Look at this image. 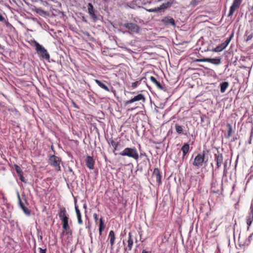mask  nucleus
Here are the masks:
<instances>
[{
	"instance_id": "1",
	"label": "nucleus",
	"mask_w": 253,
	"mask_h": 253,
	"mask_svg": "<svg viewBox=\"0 0 253 253\" xmlns=\"http://www.w3.org/2000/svg\"><path fill=\"white\" fill-rule=\"evenodd\" d=\"M205 155L204 151L198 154L195 157L192 165L197 169L202 167L203 165H207L208 162V158L206 157Z\"/></svg>"
},
{
	"instance_id": "2",
	"label": "nucleus",
	"mask_w": 253,
	"mask_h": 253,
	"mask_svg": "<svg viewBox=\"0 0 253 253\" xmlns=\"http://www.w3.org/2000/svg\"><path fill=\"white\" fill-rule=\"evenodd\" d=\"M119 155L122 156H127L134 159L136 161H138L139 156L138 153L135 147H127L125 148Z\"/></svg>"
},
{
	"instance_id": "3",
	"label": "nucleus",
	"mask_w": 253,
	"mask_h": 253,
	"mask_svg": "<svg viewBox=\"0 0 253 253\" xmlns=\"http://www.w3.org/2000/svg\"><path fill=\"white\" fill-rule=\"evenodd\" d=\"M35 44L36 51L38 54L41 56L42 58L48 60L50 58V56L46 49L36 41H35Z\"/></svg>"
},
{
	"instance_id": "4",
	"label": "nucleus",
	"mask_w": 253,
	"mask_h": 253,
	"mask_svg": "<svg viewBox=\"0 0 253 253\" xmlns=\"http://www.w3.org/2000/svg\"><path fill=\"white\" fill-rule=\"evenodd\" d=\"M61 159L60 157L55 155L51 156L49 158V164L53 167L56 171H60L61 167L60 166Z\"/></svg>"
},
{
	"instance_id": "5",
	"label": "nucleus",
	"mask_w": 253,
	"mask_h": 253,
	"mask_svg": "<svg viewBox=\"0 0 253 253\" xmlns=\"http://www.w3.org/2000/svg\"><path fill=\"white\" fill-rule=\"evenodd\" d=\"M214 160L216 162V167L214 169H212L213 175L216 174L219 168L223 163V156L222 154L217 153L214 155Z\"/></svg>"
},
{
	"instance_id": "6",
	"label": "nucleus",
	"mask_w": 253,
	"mask_h": 253,
	"mask_svg": "<svg viewBox=\"0 0 253 253\" xmlns=\"http://www.w3.org/2000/svg\"><path fill=\"white\" fill-rule=\"evenodd\" d=\"M243 0H233V3L230 7L228 17H231L233 14L234 12L239 8Z\"/></svg>"
},
{
	"instance_id": "7",
	"label": "nucleus",
	"mask_w": 253,
	"mask_h": 253,
	"mask_svg": "<svg viewBox=\"0 0 253 253\" xmlns=\"http://www.w3.org/2000/svg\"><path fill=\"white\" fill-rule=\"evenodd\" d=\"M122 26L134 33H138L140 31V27L134 23H126L123 24Z\"/></svg>"
},
{
	"instance_id": "8",
	"label": "nucleus",
	"mask_w": 253,
	"mask_h": 253,
	"mask_svg": "<svg viewBox=\"0 0 253 253\" xmlns=\"http://www.w3.org/2000/svg\"><path fill=\"white\" fill-rule=\"evenodd\" d=\"M140 100H142L143 102H144L145 100V97L144 95L142 94H138L137 95L135 96L134 97L132 98L129 100H127L125 102V106H127L128 104L133 103L135 102L139 101Z\"/></svg>"
},
{
	"instance_id": "9",
	"label": "nucleus",
	"mask_w": 253,
	"mask_h": 253,
	"mask_svg": "<svg viewBox=\"0 0 253 253\" xmlns=\"http://www.w3.org/2000/svg\"><path fill=\"white\" fill-rule=\"evenodd\" d=\"M231 37L230 38L227 39L224 42H223L220 45L217 46L215 48L212 49L211 50V51H213V52H220V51H222L223 49H224L227 46V45L229 43V42L231 41Z\"/></svg>"
},
{
	"instance_id": "10",
	"label": "nucleus",
	"mask_w": 253,
	"mask_h": 253,
	"mask_svg": "<svg viewBox=\"0 0 253 253\" xmlns=\"http://www.w3.org/2000/svg\"><path fill=\"white\" fill-rule=\"evenodd\" d=\"M88 6V13L90 15V17L92 19L94 22H96L98 20V18L95 13V10L93 6V5L91 3H88L87 4Z\"/></svg>"
},
{
	"instance_id": "11",
	"label": "nucleus",
	"mask_w": 253,
	"mask_h": 253,
	"mask_svg": "<svg viewBox=\"0 0 253 253\" xmlns=\"http://www.w3.org/2000/svg\"><path fill=\"white\" fill-rule=\"evenodd\" d=\"M200 61L209 62L214 65H219L221 63V58L219 57L215 58H206L200 60Z\"/></svg>"
},
{
	"instance_id": "12",
	"label": "nucleus",
	"mask_w": 253,
	"mask_h": 253,
	"mask_svg": "<svg viewBox=\"0 0 253 253\" xmlns=\"http://www.w3.org/2000/svg\"><path fill=\"white\" fill-rule=\"evenodd\" d=\"M127 246L124 248L126 252H129L131 250L133 244V241L132 238L131 233L129 232L128 234V240L127 241Z\"/></svg>"
},
{
	"instance_id": "13",
	"label": "nucleus",
	"mask_w": 253,
	"mask_h": 253,
	"mask_svg": "<svg viewBox=\"0 0 253 253\" xmlns=\"http://www.w3.org/2000/svg\"><path fill=\"white\" fill-rule=\"evenodd\" d=\"M174 0H166L165 2L162 3L160 6H159V9L161 10H165L166 9H168L171 6V5L174 3Z\"/></svg>"
},
{
	"instance_id": "14",
	"label": "nucleus",
	"mask_w": 253,
	"mask_h": 253,
	"mask_svg": "<svg viewBox=\"0 0 253 253\" xmlns=\"http://www.w3.org/2000/svg\"><path fill=\"white\" fill-rule=\"evenodd\" d=\"M190 149L189 144L188 143H184L181 148V151L182 152V156L180 161L183 162L185 159V157L186 154L188 153Z\"/></svg>"
},
{
	"instance_id": "15",
	"label": "nucleus",
	"mask_w": 253,
	"mask_h": 253,
	"mask_svg": "<svg viewBox=\"0 0 253 253\" xmlns=\"http://www.w3.org/2000/svg\"><path fill=\"white\" fill-rule=\"evenodd\" d=\"M85 161L86 167L88 169H94V160L92 157L87 156L85 160Z\"/></svg>"
},
{
	"instance_id": "16",
	"label": "nucleus",
	"mask_w": 253,
	"mask_h": 253,
	"mask_svg": "<svg viewBox=\"0 0 253 253\" xmlns=\"http://www.w3.org/2000/svg\"><path fill=\"white\" fill-rule=\"evenodd\" d=\"M153 177L156 179V181L160 184L161 183V175L159 169L155 168L153 172Z\"/></svg>"
},
{
	"instance_id": "17",
	"label": "nucleus",
	"mask_w": 253,
	"mask_h": 253,
	"mask_svg": "<svg viewBox=\"0 0 253 253\" xmlns=\"http://www.w3.org/2000/svg\"><path fill=\"white\" fill-rule=\"evenodd\" d=\"M150 80L158 89L160 90H165L164 87L156 80L155 77L152 76L150 78Z\"/></svg>"
},
{
	"instance_id": "18",
	"label": "nucleus",
	"mask_w": 253,
	"mask_h": 253,
	"mask_svg": "<svg viewBox=\"0 0 253 253\" xmlns=\"http://www.w3.org/2000/svg\"><path fill=\"white\" fill-rule=\"evenodd\" d=\"M75 203H76V201H75ZM75 209L78 218V222L79 224H82L83 222L82 219L81 213L78 206L76 205V204H75Z\"/></svg>"
},
{
	"instance_id": "19",
	"label": "nucleus",
	"mask_w": 253,
	"mask_h": 253,
	"mask_svg": "<svg viewBox=\"0 0 253 253\" xmlns=\"http://www.w3.org/2000/svg\"><path fill=\"white\" fill-rule=\"evenodd\" d=\"M162 21L166 24H170L172 26H175V21L173 18L167 17L163 19Z\"/></svg>"
},
{
	"instance_id": "20",
	"label": "nucleus",
	"mask_w": 253,
	"mask_h": 253,
	"mask_svg": "<svg viewBox=\"0 0 253 253\" xmlns=\"http://www.w3.org/2000/svg\"><path fill=\"white\" fill-rule=\"evenodd\" d=\"M94 81L98 85V86L99 87H100L101 88H102L108 92L110 91V89L108 87V86L106 84H105L104 83H103L102 82L100 81L99 80H95Z\"/></svg>"
},
{
	"instance_id": "21",
	"label": "nucleus",
	"mask_w": 253,
	"mask_h": 253,
	"mask_svg": "<svg viewBox=\"0 0 253 253\" xmlns=\"http://www.w3.org/2000/svg\"><path fill=\"white\" fill-rule=\"evenodd\" d=\"M109 238L111 246H113L115 241V234L113 230H111L109 234Z\"/></svg>"
},
{
	"instance_id": "22",
	"label": "nucleus",
	"mask_w": 253,
	"mask_h": 253,
	"mask_svg": "<svg viewBox=\"0 0 253 253\" xmlns=\"http://www.w3.org/2000/svg\"><path fill=\"white\" fill-rule=\"evenodd\" d=\"M60 219L67 216V212L66 209L64 207H62L60 209V211L58 213Z\"/></svg>"
},
{
	"instance_id": "23",
	"label": "nucleus",
	"mask_w": 253,
	"mask_h": 253,
	"mask_svg": "<svg viewBox=\"0 0 253 253\" xmlns=\"http://www.w3.org/2000/svg\"><path fill=\"white\" fill-rule=\"evenodd\" d=\"M253 220V213L251 212L246 217V222L248 226H250Z\"/></svg>"
},
{
	"instance_id": "24",
	"label": "nucleus",
	"mask_w": 253,
	"mask_h": 253,
	"mask_svg": "<svg viewBox=\"0 0 253 253\" xmlns=\"http://www.w3.org/2000/svg\"><path fill=\"white\" fill-rule=\"evenodd\" d=\"M229 85V83L227 82H222L220 84V91L224 93Z\"/></svg>"
},
{
	"instance_id": "25",
	"label": "nucleus",
	"mask_w": 253,
	"mask_h": 253,
	"mask_svg": "<svg viewBox=\"0 0 253 253\" xmlns=\"http://www.w3.org/2000/svg\"><path fill=\"white\" fill-rule=\"evenodd\" d=\"M63 228L64 230V231L63 232V234H64L66 232V234H68L69 233L70 231V228L68 224V222L63 223Z\"/></svg>"
},
{
	"instance_id": "26",
	"label": "nucleus",
	"mask_w": 253,
	"mask_h": 253,
	"mask_svg": "<svg viewBox=\"0 0 253 253\" xmlns=\"http://www.w3.org/2000/svg\"><path fill=\"white\" fill-rule=\"evenodd\" d=\"M253 235H250L247 239H246L243 243L241 242L240 245L243 246H248L250 244L251 240L252 238Z\"/></svg>"
},
{
	"instance_id": "27",
	"label": "nucleus",
	"mask_w": 253,
	"mask_h": 253,
	"mask_svg": "<svg viewBox=\"0 0 253 253\" xmlns=\"http://www.w3.org/2000/svg\"><path fill=\"white\" fill-rule=\"evenodd\" d=\"M214 175H213V171L212 172V180L211 182V186L212 188H216L217 186L216 179L214 178Z\"/></svg>"
},
{
	"instance_id": "28",
	"label": "nucleus",
	"mask_w": 253,
	"mask_h": 253,
	"mask_svg": "<svg viewBox=\"0 0 253 253\" xmlns=\"http://www.w3.org/2000/svg\"><path fill=\"white\" fill-rule=\"evenodd\" d=\"M175 128L176 131L178 134H180L182 133V132L183 130V128L182 126H181L176 124L175 125Z\"/></svg>"
},
{
	"instance_id": "29",
	"label": "nucleus",
	"mask_w": 253,
	"mask_h": 253,
	"mask_svg": "<svg viewBox=\"0 0 253 253\" xmlns=\"http://www.w3.org/2000/svg\"><path fill=\"white\" fill-rule=\"evenodd\" d=\"M13 167L18 175H21V174H23L22 170L19 166L16 164H14Z\"/></svg>"
},
{
	"instance_id": "30",
	"label": "nucleus",
	"mask_w": 253,
	"mask_h": 253,
	"mask_svg": "<svg viewBox=\"0 0 253 253\" xmlns=\"http://www.w3.org/2000/svg\"><path fill=\"white\" fill-rule=\"evenodd\" d=\"M21 208L26 215H29L31 214V211L25 207L24 205H21Z\"/></svg>"
},
{
	"instance_id": "31",
	"label": "nucleus",
	"mask_w": 253,
	"mask_h": 253,
	"mask_svg": "<svg viewBox=\"0 0 253 253\" xmlns=\"http://www.w3.org/2000/svg\"><path fill=\"white\" fill-rule=\"evenodd\" d=\"M227 127L228 128V134L226 136V137L227 138H229L231 136V134H232V126L228 124L227 125Z\"/></svg>"
},
{
	"instance_id": "32",
	"label": "nucleus",
	"mask_w": 253,
	"mask_h": 253,
	"mask_svg": "<svg viewBox=\"0 0 253 253\" xmlns=\"http://www.w3.org/2000/svg\"><path fill=\"white\" fill-rule=\"evenodd\" d=\"M227 162H225L224 163V169H223V176H226L227 174Z\"/></svg>"
},
{
	"instance_id": "33",
	"label": "nucleus",
	"mask_w": 253,
	"mask_h": 253,
	"mask_svg": "<svg viewBox=\"0 0 253 253\" xmlns=\"http://www.w3.org/2000/svg\"><path fill=\"white\" fill-rule=\"evenodd\" d=\"M111 144L112 146L114 147V150H117V148L119 143V142H116L115 141L112 140L111 141Z\"/></svg>"
},
{
	"instance_id": "34",
	"label": "nucleus",
	"mask_w": 253,
	"mask_h": 253,
	"mask_svg": "<svg viewBox=\"0 0 253 253\" xmlns=\"http://www.w3.org/2000/svg\"><path fill=\"white\" fill-rule=\"evenodd\" d=\"M147 10L150 12H157L161 11V10L159 9V7H155L154 8H150L147 9Z\"/></svg>"
},
{
	"instance_id": "35",
	"label": "nucleus",
	"mask_w": 253,
	"mask_h": 253,
	"mask_svg": "<svg viewBox=\"0 0 253 253\" xmlns=\"http://www.w3.org/2000/svg\"><path fill=\"white\" fill-rule=\"evenodd\" d=\"M139 84V82L138 81L132 83L131 84V88L132 89L135 88Z\"/></svg>"
},
{
	"instance_id": "36",
	"label": "nucleus",
	"mask_w": 253,
	"mask_h": 253,
	"mask_svg": "<svg viewBox=\"0 0 253 253\" xmlns=\"http://www.w3.org/2000/svg\"><path fill=\"white\" fill-rule=\"evenodd\" d=\"M99 227H105V225L104 224L103 218H102V217L101 218H100V219H99Z\"/></svg>"
},
{
	"instance_id": "37",
	"label": "nucleus",
	"mask_w": 253,
	"mask_h": 253,
	"mask_svg": "<svg viewBox=\"0 0 253 253\" xmlns=\"http://www.w3.org/2000/svg\"><path fill=\"white\" fill-rule=\"evenodd\" d=\"M60 219L62 221L63 223H66V222L67 223V222H68L69 218L67 216L66 217H64L61 218Z\"/></svg>"
},
{
	"instance_id": "38",
	"label": "nucleus",
	"mask_w": 253,
	"mask_h": 253,
	"mask_svg": "<svg viewBox=\"0 0 253 253\" xmlns=\"http://www.w3.org/2000/svg\"><path fill=\"white\" fill-rule=\"evenodd\" d=\"M23 174H21V175H18L20 177V179L21 181H22L24 183H26V180L25 179V177L23 175Z\"/></svg>"
},
{
	"instance_id": "39",
	"label": "nucleus",
	"mask_w": 253,
	"mask_h": 253,
	"mask_svg": "<svg viewBox=\"0 0 253 253\" xmlns=\"http://www.w3.org/2000/svg\"><path fill=\"white\" fill-rule=\"evenodd\" d=\"M0 21L4 22L6 23L9 24V23L5 20L4 17L1 15H0Z\"/></svg>"
},
{
	"instance_id": "40",
	"label": "nucleus",
	"mask_w": 253,
	"mask_h": 253,
	"mask_svg": "<svg viewBox=\"0 0 253 253\" xmlns=\"http://www.w3.org/2000/svg\"><path fill=\"white\" fill-rule=\"evenodd\" d=\"M253 38V33L248 36L246 41L248 42V41L251 40Z\"/></svg>"
},
{
	"instance_id": "41",
	"label": "nucleus",
	"mask_w": 253,
	"mask_h": 253,
	"mask_svg": "<svg viewBox=\"0 0 253 253\" xmlns=\"http://www.w3.org/2000/svg\"><path fill=\"white\" fill-rule=\"evenodd\" d=\"M105 227H99V235H101L102 234V231L104 230Z\"/></svg>"
},
{
	"instance_id": "42",
	"label": "nucleus",
	"mask_w": 253,
	"mask_h": 253,
	"mask_svg": "<svg viewBox=\"0 0 253 253\" xmlns=\"http://www.w3.org/2000/svg\"><path fill=\"white\" fill-rule=\"evenodd\" d=\"M93 218L95 222H97L98 220V216L96 213H94L93 215Z\"/></svg>"
},
{
	"instance_id": "43",
	"label": "nucleus",
	"mask_w": 253,
	"mask_h": 253,
	"mask_svg": "<svg viewBox=\"0 0 253 253\" xmlns=\"http://www.w3.org/2000/svg\"><path fill=\"white\" fill-rule=\"evenodd\" d=\"M39 249L40 250V253H46V249H42L41 248H40Z\"/></svg>"
},
{
	"instance_id": "44",
	"label": "nucleus",
	"mask_w": 253,
	"mask_h": 253,
	"mask_svg": "<svg viewBox=\"0 0 253 253\" xmlns=\"http://www.w3.org/2000/svg\"><path fill=\"white\" fill-rule=\"evenodd\" d=\"M18 198L19 205L20 206V207H21V205H23V204L22 203V201H21L20 197V195L18 193Z\"/></svg>"
},
{
	"instance_id": "45",
	"label": "nucleus",
	"mask_w": 253,
	"mask_h": 253,
	"mask_svg": "<svg viewBox=\"0 0 253 253\" xmlns=\"http://www.w3.org/2000/svg\"><path fill=\"white\" fill-rule=\"evenodd\" d=\"M143 156L146 157L147 158L148 161H149V159L147 157V156L146 155V154L145 153H140V157L141 158H142Z\"/></svg>"
},
{
	"instance_id": "46",
	"label": "nucleus",
	"mask_w": 253,
	"mask_h": 253,
	"mask_svg": "<svg viewBox=\"0 0 253 253\" xmlns=\"http://www.w3.org/2000/svg\"><path fill=\"white\" fill-rule=\"evenodd\" d=\"M68 171L71 173H72L73 174H74L73 169H72V168H71L70 167L68 168Z\"/></svg>"
},
{
	"instance_id": "47",
	"label": "nucleus",
	"mask_w": 253,
	"mask_h": 253,
	"mask_svg": "<svg viewBox=\"0 0 253 253\" xmlns=\"http://www.w3.org/2000/svg\"><path fill=\"white\" fill-rule=\"evenodd\" d=\"M177 151L178 152V156H180L181 155V151L180 150H179L178 149H177Z\"/></svg>"
},
{
	"instance_id": "48",
	"label": "nucleus",
	"mask_w": 253,
	"mask_h": 253,
	"mask_svg": "<svg viewBox=\"0 0 253 253\" xmlns=\"http://www.w3.org/2000/svg\"><path fill=\"white\" fill-rule=\"evenodd\" d=\"M142 253H151V252H147L143 250L142 252Z\"/></svg>"
},
{
	"instance_id": "49",
	"label": "nucleus",
	"mask_w": 253,
	"mask_h": 253,
	"mask_svg": "<svg viewBox=\"0 0 253 253\" xmlns=\"http://www.w3.org/2000/svg\"><path fill=\"white\" fill-rule=\"evenodd\" d=\"M83 207H84V209H86V208H87V205H86V204H84V206H83Z\"/></svg>"
},
{
	"instance_id": "50",
	"label": "nucleus",
	"mask_w": 253,
	"mask_h": 253,
	"mask_svg": "<svg viewBox=\"0 0 253 253\" xmlns=\"http://www.w3.org/2000/svg\"><path fill=\"white\" fill-rule=\"evenodd\" d=\"M126 92L127 93H129V94H133V93H134V92H131V91H127Z\"/></svg>"
},
{
	"instance_id": "51",
	"label": "nucleus",
	"mask_w": 253,
	"mask_h": 253,
	"mask_svg": "<svg viewBox=\"0 0 253 253\" xmlns=\"http://www.w3.org/2000/svg\"><path fill=\"white\" fill-rule=\"evenodd\" d=\"M83 21H84L85 22H86V20L85 19L84 17H83Z\"/></svg>"
},
{
	"instance_id": "52",
	"label": "nucleus",
	"mask_w": 253,
	"mask_h": 253,
	"mask_svg": "<svg viewBox=\"0 0 253 253\" xmlns=\"http://www.w3.org/2000/svg\"><path fill=\"white\" fill-rule=\"evenodd\" d=\"M134 109H135V108H131V109H129V110L132 111V110H133Z\"/></svg>"
},
{
	"instance_id": "53",
	"label": "nucleus",
	"mask_w": 253,
	"mask_h": 253,
	"mask_svg": "<svg viewBox=\"0 0 253 253\" xmlns=\"http://www.w3.org/2000/svg\"><path fill=\"white\" fill-rule=\"evenodd\" d=\"M104 1L106 2L107 1V0H103Z\"/></svg>"
},
{
	"instance_id": "54",
	"label": "nucleus",
	"mask_w": 253,
	"mask_h": 253,
	"mask_svg": "<svg viewBox=\"0 0 253 253\" xmlns=\"http://www.w3.org/2000/svg\"><path fill=\"white\" fill-rule=\"evenodd\" d=\"M41 239H42V236H40Z\"/></svg>"
}]
</instances>
